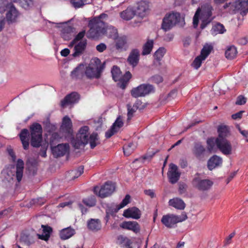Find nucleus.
Returning a JSON list of instances; mask_svg holds the SVG:
<instances>
[{"label":"nucleus","instance_id":"1","mask_svg":"<svg viewBox=\"0 0 248 248\" xmlns=\"http://www.w3.org/2000/svg\"><path fill=\"white\" fill-rule=\"evenodd\" d=\"M107 16V14H102L89 21L88 26L90 29L87 33L88 38L98 39L104 34L113 39L118 37L117 29L112 26L107 27L105 22L102 20Z\"/></svg>","mask_w":248,"mask_h":248},{"label":"nucleus","instance_id":"2","mask_svg":"<svg viewBox=\"0 0 248 248\" xmlns=\"http://www.w3.org/2000/svg\"><path fill=\"white\" fill-rule=\"evenodd\" d=\"M31 144L35 148L41 145L43 140V128L42 125L38 123H33L29 127Z\"/></svg>","mask_w":248,"mask_h":248},{"label":"nucleus","instance_id":"3","mask_svg":"<svg viewBox=\"0 0 248 248\" xmlns=\"http://www.w3.org/2000/svg\"><path fill=\"white\" fill-rule=\"evenodd\" d=\"M89 128L88 126L81 127L77 134L76 138H73L71 143L76 149H79L81 146H84L89 141L88 131Z\"/></svg>","mask_w":248,"mask_h":248},{"label":"nucleus","instance_id":"4","mask_svg":"<svg viewBox=\"0 0 248 248\" xmlns=\"http://www.w3.org/2000/svg\"><path fill=\"white\" fill-rule=\"evenodd\" d=\"M187 218L185 212H183L181 215L176 216L173 214L164 215L161 218V222L166 227L172 228L175 227L177 223L185 221Z\"/></svg>","mask_w":248,"mask_h":248},{"label":"nucleus","instance_id":"5","mask_svg":"<svg viewBox=\"0 0 248 248\" xmlns=\"http://www.w3.org/2000/svg\"><path fill=\"white\" fill-rule=\"evenodd\" d=\"M115 189V184L110 181H108L100 187L96 186L94 187V194L101 198H104L111 195Z\"/></svg>","mask_w":248,"mask_h":248},{"label":"nucleus","instance_id":"6","mask_svg":"<svg viewBox=\"0 0 248 248\" xmlns=\"http://www.w3.org/2000/svg\"><path fill=\"white\" fill-rule=\"evenodd\" d=\"M192 186L200 191H206L209 189L213 185V182L209 179H202L200 174L196 173L191 181Z\"/></svg>","mask_w":248,"mask_h":248},{"label":"nucleus","instance_id":"7","mask_svg":"<svg viewBox=\"0 0 248 248\" xmlns=\"http://www.w3.org/2000/svg\"><path fill=\"white\" fill-rule=\"evenodd\" d=\"M154 91L153 86L149 84H141L133 88L130 92L132 96L135 98L143 97Z\"/></svg>","mask_w":248,"mask_h":248},{"label":"nucleus","instance_id":"8","mask_svg":"<svg viewBox=\"0 0 248 248\" xmlns=\"http://www.w3.org/2000/svg\"><path fill=\"white\" fill-rule=\"evenodd\" d=\"M100 62L99 59L95 61V63H91L87 66L85 70V75L88 78H99L103 69V66L97 65V62Z\"/></svg>","mask_w":248,"mask_h":248},{"label":"nucleus","instance_id":"9","mask_svg":"<svg viewBox=\"0 0 248 248\" xmlns=\"http://www.w3.org/2000/svg\"><path fill=\"white\" fill-rule=\"evenodd\" d=\"M216 144L219 150L225 155H231L232 153V146L227 139H216Z\"/></svg>","mask_w":248,"mask_h":248},{"label":"nucleus","instance_id":"10","mask_svg":"<svg viewBox=\"0 0 248 248\" xmlns=\"http://www.w3.org/2000/svg\"><path fill=\"white\" fill-rule=\"evenodd\" d=\"M7 6L6 10L7 12L6 14V18L7 22L9 23L16 22L19 16L18 11L11 2L9 3Z\"/></svg>","mask_w":248,"mask_h":248},{"label":"nucleus","instance_id":"11","mask_svg":"<svg viewBox=\"0 0 248 248\" xmlns=\"http://www.w3.org/2000/svg\"><path fill=\"white\" fill-rule=\"evenodd\" d=\"M167 175L169 182L171 184H174L176 183L179 180L181 173L178 170V167L176 165L171 163L170 165Z\"/></svg>","mask_w":248,"mask_h":248},{"label":"nucleus","instance_id":"12","mask_svg":"<svg viewBox=\"0 0 248 248\" xmlns=\"http://www.w3.org/2000/svg\"><path fill=\"white\" fill-rule=\"evenodd\" d=\"M79 99L80 95L77 92H72L66 95L61 101V107L64 108L68 105L77 103Z\"/></svg>","mask_w":248,"mask_h":248},{"label":"nucleus","instance_id":"13","mask_svg":"<svg viewBox=\"0 0 248 248\" xmlns=\"http://www.w3.org/2000/svg\"><path fill=\"white\" fill-rule=\"evenodd\" d=\"M206 152L205 147L200 142H195L192 148V153L198 160H202Z\"/></svg>","mask_w":248,"mask_h":248},{"label":"nucleus","instance_id":"14","mask_svg":"<svg viewBox=\"0 0 248 248\" xmlns=\"http://www.w3.org/2000/svg\"><path fill=\"white\" fill-rule=\"evenodd\" d=\"M72 122L71 119L68 116L63 117L62 120L60 130L65 135L71 136L73 134Z\"/></svg>","mask_w":248,"mask_h":248},{"label":"nucleus","instance_id":"15","mask_svg":"<svg viewBox=\"0 0 248 248\" xmlns=\"http://www.w3.org/2000/svg\"><path fill=\"white\" fill-rule=\"evenodd\" d=\"M53 155L55 157L63 156L69 149L68 143L58 144L51 148Z\"/></svg>","mask_w":248,"mask_h":248},{"label":"nucleus","instance_id":"16","mask_svg":"<svg viewBox=\"0 0 248 248\" xmlns=\"http://www.w3.org/2000/svg\"><path fill=\"white\" fill-rule=\"evenodd\" d=\"M135 11L136 15L138 16L141 18L146 16L149 12V3L142 0L138 2Z\"/></svg>","mask_w":248,"mask_h":248},{"label":"nucleus","instance_id":"17","mask_svg":"<svg viewBox=\"0 0 248 248\" xmlns=\"http://www.w3.org/2000/svg\"><path fill=\"white\" fill-rule=\"evenodd\" d=\"M140 58V51L137 48L133 49L130 51L127 61L133 67H136L139 63Z\"/></svg>","mask_w":248,"mask_h":248},{"label":"nucleus","instance_id":"18","mask_svg":"<svg viewBox=\"0 0 248 248\" xmlns=\"http://www.w3.org/2000/svg\"><path fill=\"white\" fill-rule=\"evenodd\" d=\"M30 132L29 130L26 128L22 129L18 134V136L24 150H28L29 149L30 145Z\"/></svg>","mask_w":248,"mask_h":248},{"label":"nucleus","instance_id":"19","mask_svg":"<svg viewBox=\"0 0 248 248\" xmlns=\"http://www.w3.org/2000/svg\"><path fill=\"white\" fill-rule=\"evenodd\" d=\"M120 227L131 231L135 233H139L140 230V224L136 221H124L120 224Z\"/></svg>","mask_w":248,"mask_h":248},{"label":"nucleus","instance_id":"20","mask_svg":"<svg viewBox=\"0 0 248 248\" xmlns=\"http://www.w3.org/2000/svg\"><path fill=\"white\" fill-rule=\"evenodd\" d=\"M166 15L175 26L177 24L180 27H183L185 24L184 18L181 17L179 13H172Z\"/></svg>","mask_w":248,"mask_h":248},{"label":"nucleus","instance_id":"21","mask_svg":"<svg viewBox=\"0 0 248 248\" xmlns=\"http://www.w3.org/2000/svg\"><path fill=\"white\" fill-rule=\"evenodd\" d=\"M222 164V158L217 155H214L208 160L207 168L210 170H212L216 168L221 166Z\"/></svg>","mask_w":248,"mask_h":248},{"label":"nucleus","instance_id":"22","mask_svg":"<svg viewBox=\"0 0 248 248\" xmlns=\"http://www.w3.org/2000/svg\"><path fill=\"white\" fill-rule=\"evenodd\" d=\"M123 216L127 218L131 217L138 219L140 217L141 212L138 208L133 207L125 210L124 212Z\"/></svg>","mask_w":248,"mask_h":248},{"label":"nucleus","instance_id":"23","mask_svg":"<svg viewBox=\"0 0 248 248\" xmlns=\"http://www.w3.org/2000/svg\"><path fill=\"white\" fill-rule=\"evenodd\" d=\"M87 46V40L80 41L76 44L74 47V52L72 56L74 57H77L83 54L86 49Z\"/></svg>","mask_w":248,"mask_h":248},{"label":"nucleus","instance_id":"24","mask_svg":"<svg viewBox=\"0 0 248 248\" xmlns=\"http://www.w3.org/2000/svg\"><path fill=\"white\" fill-rule=\"evenodd\" d=\"M200 10L202 18H215V17L212 16L214 8L210 4L208 3L203 4L202 5Z\"/></svg>","mask_w":248,"mask_h":248},{"label":"nucleus","instance_id":"25","mask_svg":"<svg viewBox=\"0 0 248 248\" xmlns=\"http://www.w3.org/2000/svg\"><path fill=\"white\" fill-rule=\"evenodd\" d=\"M235 10L241 11V15L248 12V0H237L234 2Z\"/></svg>","mask_w":248,"mask_h":248},{"label":"nucleus","instance_id":"26","mask_svg":"<svg viewBox=\"0 0 248 248\" xmlns=\"http://www.w3.org/2000/svg\"><path fill=\"white\" fill-rule=\"evenodd\" d=\"M135 15H136L135 10L130 6L120 13L121 17L127 21L131 20Z\"/></svg>","mask_w":248,"mask_h":248},{"label":"nucleus","instance_id":"27","mask_svg":"<svg viewBox=\"0 0 248 248\" xmlns=\"http://www.w3.org/2000/svg\"><path fill=\"white\" fill-rule=\"evenodd\" d=\"M43 228V233L42 234H37L38 238L40 239L47 241L50 236V234L52 232V228L47 225H42Z\"/></svg>","mask_w":248,"mask_h":248},{"label":"nucleus","instance_id":"28","mask_svg":"<svg viewBox=\"0 0 248 248\" xmlns=\"http://www.w3.org/2000/svg\"><path fill=\"white\" fill-rule=\"evenodd\" d=\"M75 28L71 26H67L63 28L61 31V36L64 40H69L71 39L72 33Z\"/></svg>","mask_w":248,"mask_h":248},{"label":"nucleus","instance_id":"29","mask_svg":"<svg viewBox=\"0 0 248 248\" xmlns=\"http://www.w3.org/2000/svg\"><path fill=\"white\" fill-rule=\"evenodd\" d=\"M169 204L170 206L179 210H184L186 207V204L183 200L179 198L170 200Z\"/></svg>","mask_w":248,"mask_h":248},{"label":"nucleus","instance_id":"30","mask_svg":"<svg viewBox=\"0 0 248 248\" xmlns=\"http://www.w3.org/2000/svg\"><path fill=\"white\" fill-rule=\"evenodd\" d=\"M88 228L92 231L97 232L101 228V223L99 219H91L87 223Z\"/></svg>","mask_w":248,"mask_h":248},{"label":"nucleus","instance_id":"31","mask_svg":"<svg viewBox=\"0 0 248 248\" xmlns=\"http://www.w3.org/2000/svg\"><path fill=\"white\" fill-rule=\"evenodd\" d=\"M132 78V74L129 71H126L121 78L118 83V86L122 89H124Z\"/></svg>","mask_w":248,"mask_h":248},{"label":"nucleus","instance_id":"32","mask_svg":"<svg viewBox=\"0 0 248 248\" xmlns=\"http://www.w3.org/2000/svg\"><path fill=\"white\" fill-rule=\"evenodd\" d=\"M24 169V162L21 159H18L16 165V178L18 182H20L23 177Z\"/></svg>","mask_w":248,"mask_h":248},{"label":"nucleus","instance_id":"33","mask_svg":"<svg viewBox=\"0 0 248 248\" xmlns=\"http://www.w3.org/2000/svg\"><path fill=\"white\" fill-rule=\"evenodd\" d=\"M85 75V70L83 66L79 65L71 73V77L73 79H81Z\"/></svg>","mask_w":248,"mask_h":248},{"label":"nucleus","instance_id":"34","mask_svg":"<svg viewBox=\"0 0 248 248\" xmlns=\"http://www.w3.org/2000/svg\"><path fill=\"white\" fill-rule=\"evenodd\" d=\"M115 40V47L117 50L122 51L126 49V39L125 37H117Z\"/></svg>","mask_w":248,"mask_h":248},{"label":"nucleus","instance_id":"35","mask_svg":"<svg viewBox=\"0 0 248 248\" xmlns=\"http://www.w3.org/2000/svg\"><path fill=\"white\" fill-rule=\"evenodd\" d=\"M154 41L153 40H148L142 46L141 54L144 56L150 54L152 51Z\"/></svg>","mask_w":248,"mask_h":248},{"label":"nucleus","instance_id":"36","mask_svg":"<svg viewBox=\"0 0 248 248\" xmlns=\"http://www.w3.org/2000/svg\"><path fill=\"white\" fill-rule=\"evenodd\" d=\"M226 30L224 25L220 23H217L212 27L211 31V33L214 35H216L218 33L222 34L226 32Z\"/></svg>","mask_w":248,"mask_h":248},{"label":"nucleus","instance_id":"37","mask_svg":"<svg viewBox=\"0 0 248 248\" xmlns=\"http://www.w3.org/2000/svg\"><path fill=\"white\" fill-rule=\"evenodd\" d=\"M75 233V230L71 228H67L62 230L60 232V237L62 239L66 240L71 236Z\"/></svg>","mask_w":248,"mask_h":248},{"label":"nucleus","instance_id":"38","mask_svg":"<svg viewBox=\"0 0 248 248\" xmlns=\"http://www.w3.org/2000/svg\"><path fill=\"white\" fill-rule=\"evenodd\" d=\"M174 26V24H173L172 22L168 18V17L166 15L162 20L161 28L165 31H167L170 30Z\"/></svg>","mask_w":248,"mask_h":248},{"label":"nucleus","instance_id":"39","mask_svg":"<svg viewBox=\"0 0 248 248\" xmlns=\"http://www.w3.org/2000/svg\"><path fill=\"white\" fill-rule=\"evenodd\" d=\"M111 73L113 79L115 81H119L122 77V72L120 68L116 65L113 66L111 69Z\"/></svg>","mask_w":248,"mask_h":248},{"label":"nucleus","instance_id":"40","mask_svg":"<svg viewBox=\"0 0 248 248\" xmlns=\"http://www.w3.org/2000/svg\"><path fill=\"white\" fill-rule=\"evenodd\" d=\"M213 47L212 45L206 44L201 50L200 56L202 58V59H206L211 53Z\"/></svg>","mask_w":248,"mask_h":248},{"label":"nucleus","instance_id":"41","mask_svg":"<svg viewBox=\"0 0 248 248\" xmlns=\"http://www.w3.org/2000/svg\"><path fill=\"white\" fill-rule=\"evenodd\" d=\"M18 4L19 6L26 10H29L34 6L33 0H21Z\"/></svg>","mask_w":248,"mask_h":248},{"label":"nucleus","instance_id":"42","mask_svg":"<svg viewBox=\"0 0 248 248\" xmlns=\"http://www.w3.org/2000/svg\"><path fill=\"white\" fill-rule=\"evenodd\" d=\"M83 203L88 207H93L96 205V199L94 196L91 195L82 200Z\"/></svg>","mask_w":248,"mask_h":248},{"label":"nucleus","instance_id":"43","mask_svg":"<svg viewBox=\"0 0 248 248\" xmlns=\"http://www.w3.org/2000/svg\"><path fill=\"white\" fill-rule=\"evenodd\" d=\"M237 53L236 47L234 46H231L228 47L225 51V56L227 59L231 60L236 57Z\"/></svg>","mask_w":248,"mask_h":248},{"label":"nucleus","instance_id":"44","mask_svg":"<svg viewBox=\"0 0 248 248\" xmlns=\"http://www.w3.org/2000/svg\"><path fill=\"white\" fill-rule=\"evenodd\" d=\"M61 137L57 132H54L51 135L49 144L51 147L57 145L61 141Z\"/></svg>","mask_w":248,"mask_h":248},{"label":"nucleus","instance_id":"45","mask_svg":"<svg viewBox=\"0 0 248 248\" xmlns=\"http://www.w3.org/2000/svg\"><path fill=\"white\" fill-rule=\"evenodd\" d=\"M136 148V146L133 143H129L125 144L123 147V151L124 155L129 156L131 155Z\"/></svg>","mask_w":248,"mask_h":248},{"label":"nucleus","instance_id":"46","mask_svg":"<svg viewBox=\"0 0 248 248\" xmlns=\"http://www.w3.org/2000/svg\"><path fill=\"white\" fill-rule=\"evenodd\" d=\"M21 240L27 246H30L35 243V238L31 235L23 234L21 236Z\"/></svg>","mask_w":248,"mask_h":248},{"label":"nucleus","instance_id":"47","mask_svg":"<svg viewBox=\"0 0 248 248\" xmlns=\"http://www.w3.org/2000/svg\"><path fill=\"white\" fill-rule=\"evenodd\" d=\"M166 53V49L164 47H159L154 53V57L156 61H160Z\"/></svg>","mask_w":248,"mask_h":248},{"label":"nucleus","instance_id":"48","mask_svg":"<svg viewBox=\"0 0 248 248\" xmlns=\"http://www.w3.org/2000/svg\"><path fill=\"white\" fill-rule=\"evenodd\" d=\"M218 137L217 139H226V137L228 134V130L226 126H219L218 128Z\"/></svg>","mask_w":248,"mask_h":248},{"label":"nucleus","instance_id":"49","mask_svg":"<svg viewBox=\"0 0 248 248\" xmlns=\"http://www.w3.org/2000/svg\"><path fill=\"white\" fill-rule=\"evenodd\" d=\"M130 196L127 194L124 198L123 200L120 204L114 208V212H117L120 209L124 207L130 202Z\"/></svg>","mask_w":248,"mask_h":248},{"label":"nucleus","instance_id":"50","mask_svg":"<svg viewBox=\"0 0 248 248\" xmlns=\"http://www.w3.org/2000/svg\"><path fill=\"white\" fill-rule=\"evenodd\" d=\"M84 171V167L81 166L79 167L77 169L73 170L71 172V175L72 176V179H75L80 176Z\"/></svg>","mask_w":248,"mask_h":248},{"label":"nucleus","instance_id":"51","mask_svg":"<svg viewBox=\"0 0 248 248\" xmlns=\"http://www.w3.org/2000/svg\"><path fill=\"white\" fill-rule=\"evenodd\" d=\"M98 135L97 133H93L90 136L89 140L91 149H93L96 145V141L98 140Z\"/></svg>","mask_w":248,"mask_h":248},{"label":"nucleus","instance_id":"52","mask_svg":"<svg viewBox=\"0 0 248 248\" xmlns=\"http://www.w3.org/2000/svg\"><path fill=\"white\" fill-rule=\"evenodd\" d=\"M204 60L205 59H202V58L199 55L195 58L192 63V65L195 69H198L200 67L202 61Z\"/></svg>","mask_w":248,"mask_h":248},{"label":"nucleus","instance_id":"53","mask_svg":"<svg viewBox=\"0 0 248 248\" xmlns=\"http://www.w3.org/2000/svg\"><path fill=\"white\" fill-rule=\"evenodd\" d=\"M127 120H130L133 116L134 113L137 110L133 106L132 107L130 104L127 105Z\"/></svg>","mask_w":248,"mask_h":248},{"label":"nucleus","instance_id":"54","mask_svg":"<svg viewBox=\"0 0 248 248\" xmlns=\"http://www.w3.org/2000/svg\"><path fill=\"white\" fill-rule=\"evenodd\" d=\"M124 123L120 116H119L113 124L112 126L114 127L115 129L119 130L120 128L123 126Z\"/></svg>","mask_w":248,"mask_h":248},{"label":"nucleus","instance_id":"55","mask_svg":"<svg viewBox=\"0 0 248 248\" xmlns=\"http://www.w3.org/2000/svg\"><path fill=\"white\" fill-rule=\"evenodd\" d=\"M133 106L137 109L142 110L146 108V105L142 103L141 100L138 99L133 105Z\"/></svg>","mask_w":248,"mask_h":248},{"label":"nucleus","instance_id":"56","mask_svg":"<svg viewBox=\"0 0 248 248\" xmlns=\"http://www.w3.org/2000/svg\"><path fill=\"white\" fill-rule=\"evenodd\" d=\"M187 188V185L186 183L184 182L179 183L178 188L179 194L180 195H182L186 193V192Z\"/></svg>","mask_w":248,"mask_h":248},{"label":"nucleus","instance_id":"57","mask_svg":"<svg viewBox=\"0 0 248 248\" xmlns=\"http://www.w3.org/2000/svg\"><path fill=\"white\" fill-rule=\"evenodd\" d=\"M247 98L244 95H239L237 96L235 102V104L237 105H243L247 102Z\"/></svg>","mask_w":248,"mask_h":248},{"label":"nucleus","instance_id":"58","mask_svg":"<svg viewBox=\"0 0 248 248\" xmlns=\"http://www.w3.org/2000/svg\"><path fill=\"white\" fill-rule=\"evenodd\" d=\"M201 12V10L200 8H198L196 12V13L193 17V27L195 28H196L198 27V23H199V13Z\"/></svg>","mask_w":248,"mask_h":248},{"label":"nucleus","instance_id":"59","mask_svg":"<svg viewBox=\"0 0 248 248\" xmlns=\"http://www.w3.org/2000/svg\"><path fill=\"white\" fill-rule=\"evenodd\" d=\"M201 24V28L202 29H204L209 24H210L214 19V18H203Z\"/></svg>","mask_w":248,"mask_h":248},{"label":"nucleus","instance_id":"60","mask_svg":"<svg viewBox=\"0 0 248 248\" xmlns=\"http://www.w3.org/2000/svg\"><path fill=\"white\" fill-rule=\"evenodd\" d=\"M71 3L74 7L78 8L84 5V1L83 0H71Z\"/></svg>","mask_w":248,"mask_h":248},{"label":"nucleus","instance_id":"61","mask_svg":"<svg viewBox=\"0 0 248 248\" xmlns=\"http://www.w3.org/2000/svg\"><path fill=\"white\" fill-rule=\"evenodd\" d=\"M9 4L7 0H0V13H2L6 11L7 6Z\"/></svg>","mask_w":248,"mask_h":248},{"label":"nucleus","instance_id":"62","mask_svg":"<svg viewBox=\"0 0 248 248\" xmlns=\"http://www.w3.org/2000/svg\"><path fill=\"white\" fill-rule=\"evenodd\" d=\"M117 132L118 129H115L114 127L111 126V128L106 132L105 137L108 139L110 138Z\"/></svg>","mask_w":248,"mask_h":248},{"label":"nucleus","instance_id":"63","mask_svg":"<svg viewBox=\"0 0 248 248\" xmlns=\"http://www.w3.org/2000/svg\"><path fill=\"white\" fill-rule=\"evenodd\" d=\"M235 235V232L234 231L231 233L226 238L224 241V246H226L232 243V239Z\"/></svg>","mask_w":248,"mask_h":248},{"label":"nucleus","instance_id":"64","mask_svg":"<svg viewBox=\"0 0 248 248\" xmlns=\"http://www.w3.org/2000/svg\"><path fill=\"white\" fill-rule=\"evenodd\" d=\"M237 128L239 132L242 134L245 139V141L248 142V131L246 130H242L239 126H238Z\"/></svg>","mask_w":248,"mask_h":248}]
</instances>
